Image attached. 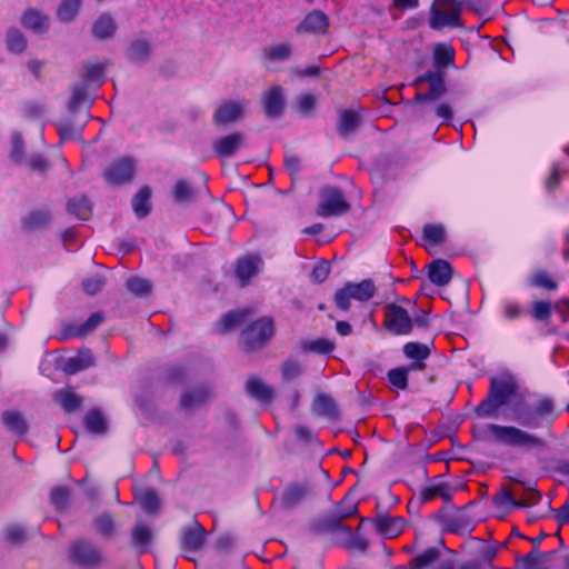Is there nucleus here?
Listing matches in <instances>:
<instances>
[{"label":"nucleus","mask_w":569,"mask_h":569,"mask_svg":"<svg viewBox=\"0 0 569 569\" xmlns=\"http://www.w3.org/2000/svg\"><path fill=\"white\" fill-rule=\"evenodd\" d=\"M517 385L510 376L492 378L490 381V390L487 399H485L476 409L480 417L495 416L498 409L506 406L517 392Z\"/></svg>","instance_id":"nucleus-1"},{"label":"nucleus","mask_w":569,"mask_h":569,"mask_svg":"<svg viewBox=\"0 0 569 569\" xmlns=\"http://www.w3.org/2000/svg\"><path fill=\"white\" fill-rule=\"evenodd\" d=\"M488 430L497 441L507 446L519 447L526 450L543 449L546 447V441L542 438L517 427L491 423L488 426Z\"/></svg>","instance_id":"nucleus-2"},{"label":"nucleus","mask_w":569,"mask_h":569,"mask_svg":"<svg viewBox=\"0 0 569 569\" xmlns=\"http://www.w3.org/2000/svg\"><path fill=\"white\" fill-rule=\"evenodd\" d=\"M274 335L273 320L262 317L250 323L240 336V341L247 351L264 347Z\"/></svg>","instance_id":"nucleus-3"},{"label":"nucleus","mask_w":569,"mask_h":569,"mask_svg":"<svg viewBox=\"0 0 569 569\" xmlns=\"http://www.w3.org/2000/svg\"><path fill=\"white\" fill-rule=\"evenodd\" d=\"M461 9L460 0H436L431 7L430 27L436 30L445 27H461Z\"/></svg>","instance_id":"nucleus-4"},{"label":"nucleus","mask_w":569,"mask_h":569,"mask_svg":"<svg viewBox=\"0 0 569 569\" xmlns=\"http://www.w3.org/2000/svg\"><path fill=\"white\" fill-rule=\"evenodd\" d=\"M555 410L553 400L546 397L540 399L532 410L519 411L517 413V420L520 425L533 429L542 427L543 421H546L548 426H551L557 418Z\"/></svg>","instance_id":"nucleus-5"},{"label":"nucleus","mask_w":569,"mask_h":569,"mask_svg":"<svg viewBox=\"0 0 569 569\" xmlns=\"http://www.w3.org/2000/svg\"><path fill=\"white\" fill-rule=\"evenodd\" d=\"M376 286L372 280L365 279L359 283L348 282L335 293L336 306L346 311L350 308V300L368 301L376 293Z\"/></svg>","instance_id":"nucleus-6"},{"label":"nucleus","mask_w":569,"mask_h":569,"mask_svg":"<svg viewBox=\"0 0 569 569\" xmlns=\"http://www.w3.org/2000/svg\"><path fill=\"white\" fill-rule=\"evenodd\" d=\"M422 83L428 84V90L425 93L417 92L413 99L415 102L426 103L437 101L447 92L445 72L441 70L428 71L413 81V86H420Z\"/></svg>","instance_id":"nucleus-7"},{"label":"nucleus","mask_w":569,"mask_h":569,"mask_svg":"<svg viewBox=\"0 0 569 569\" xmlns=\"http://www.w3.org/2000/svg\"><path fill=\"white\" fill-rule=\"evenodd\" d=\"M387 331L395 336H406L412 331V319L409 312L397 303H387L383 308Z\"/></svg>","instance_id":"nucleus-8"},{"label":"nucleus","mask_w":569,"mask_h":569,"mask_svg":"<svg viewBox=\"0 0 569 569\" xmlns=\"http://www.w3.org/2000/svg\"><path fill=\"white\" fill-rule=\"evenodd\" d=\"M350 204L341 190L335 187H326L321 191V200L318 206V214L321 217L340 216L348 212Z\"/></svg>","instance_id":"nucleus-9"},{"label":"nucleus","mask_w":569,"mask_h":569,"mask_svg":"<svg viewBox=\"0 0 569 569\" xmlns=\"http://www.w3.org/2000/svg\"><path fill=\"white\" fill-rule=\"evenodd\" d=\"M136 173V164L131 158H119L110 163L103 173L107 183L121 186L132 181Z\"/></svg>","instance_id":"nucleus-10"},{"label":"nucleus","mask_w":569,"mask_h":569,"mask_svg":"<svg viewBox=\"0 0 569 569\" xmlns=\"http://www.w3.org/2000/svg\"><path fill=\"white\" fill-rule=\"evenodd\" d=\"M70 557L72 561L83 567H96L103 562L101 550L86 540H78L71 545Z\"/></svg>","instance_id":"nucleus-11"},{"label":"nucleus","mask_w":569,"mask_h":569,"mask_svg":"<svg viewBox=\"0 0 569 569\" xmlns=\"http://www.w3.org/2000/svg\"><path fill=\"white\" fill-rule=\"evenodd\" d=\"M246 140V134L237 131L217 139L212 148L220 158H229L244 147Z\"/></svg>","instance_id":"nucleus-12"},{"label":"nucleus","mask_w":569,"mask_h":569,"mask_svg":"<svg viewBox=\"0 0 569 569\" xmlns=\"http://www.w3.org/2000/svg\"><path fill=\"white\" fill-rule=\"evenodd\" d=\"M262 104L268 118L281 116L286 106L283 89L280 86H272L262 93Z\"/></svg>","instance_id":"nucleus-13"},{"label":"nucleus","mask_w":569,"mask_h":569,"mask_svg":"<svg viewBox=\"0 0 569 569\" xmlns=\"http://www.w3.org/2000/svg\"><path fill=\"white\" fill-rule=\"evenodd\" d=\"M243 101H224L222 102L213 113V122L216 124H229L240 120L243 116L246 108Z\"/></svg>","instance_id":"nucleus-14"},{"label":"nucleus","mask_w":569,"mask_h":569,"mask_svg":"<svg viewBox=\"0 0 569 569\" xmlns=\"http://www.w3.org/2000/svg\"><path fill=\"white\" fill-rule=\"evenodd\" d=\"M312 495V487L308 481L293 482L283 490L281 503L284 508L291 509Z\"/></svg>","instance_id":"nucleus-15"},{"label":"nucleus","mask_w":569,"mask_h":569,"mask_svg":"<svg viewBox=\"0 0 569 569\" xmlns=\"http://www.w3.org/2000/svg\"><path fill=\"white\" fill-rule=\"evenodd\" d=\"M211 390L207 386H197L182 393L180 407L186 411H192L200 408L211 398Z\"/></svg>","instance_id":"nucleus-16"},{"label":"nucleus","mask_w":569,"mask_h":569,"mask_svg":"<svg viewBox=\"0 0 569 569\" xmlns=\"http://www.w3.org/2000/svg\"><path fill=\"white\" fill-rule=\"evenodd\" d=\"M362 124L360 112L356 110L339 111L337 131L343 139H349Z\"/></svg>","instance_id":"nucleus-17"},{"label":"nucleus","mask_w":569,"mask_h":569,"mask_svg":"<svg viewBox=\"0 0 569 569\" xmlns=\"http://www.w3.org/2000/svg\"><path fill=\"white\" fill-rule=\"evenodd\" d=\"M246 391L253 399L261 403H270L274 396L272 387L268 386L261 378L251 376L246 382Z\"/></svg>","instance_id":"nucleus-18"},{"label":"nucleus","mask_w":569,"mask_h":569,"mask_svg":"<svg viewBox=\"0 0 569 569\" xmlns=\"http://www.w3.org/2000/svg\"><path fill=\"white\" fill-rule=\"evenodd\" d=\"M403 353L407 358L413 360V362L409 366V369L421 371L426 368L423 360L430 356L431 350L428 345L408 342L403 346Z\"/></svg>","instance_id":"nucleus-19"},{"label":"nucleus","mask_w":569,"mask_h":569,"mask_svg":"<svg viewBox=\"0 0 569 569\" xmlns=\"http://www.w3.org/2000/svg\"><path fill=\"white\" fill-rule=\"evenodd\" d=\"M206 530L197 521L182 532L181 548L184 551H197L204 543Z\"/></svg>","instance_id":"nucleus-20"},{"label":"nucleus","mask_w":569,"mask_h":569,"mask_svg":"<svg viewBox=\"0 0 569 569\" xmlns=\"http://www.w3.org/2000/svg\"><path fill=\"white\" fill-rule=\"evenodd\" d=\"M92 366H94L93 353L89 349H81L76 356L70 357L67 360L64 371L68 375H76L77 372L86 370Z\"/></svg>","instance_id":"nucleus-21"},{"label":"nucleus","mask_w":569,"mask_h":569,"mask_svg":"<svg viewBox=\"0 0 569 569\" xmlns=\"http://www.w3.org/2000/svg\"><path fill=\"white\" fill-rule=\"evenodd\" d=\"M151 56V44L144 38H138L129 44L126 57L134 63H144Z\"/></svg>","instance_id":"nucleus-22"},{"label":"nucleus","mask_w":569,"mask_h":569,"mask_svg":"<svg viewBox=\"0 0 569 569\" xmlns=\"http://www.w3.org/2000/svg\"><path fill=\"white\" fill-rule=\"evenodd\" d=\"M2 423L13 435L23 437L29 429V425L23 415L17 410H7L2 413Z\"/></svg>","instance_id":"nucleus-23"},{"label":"nucleus","mask_w":569,"mask_h":569,"mask_svg":"<svg viewBox=\"0 0 569 569\" xmlns=\"http://www.w3.org/2000/svg\"><path fill=\"white\" fill-rule=\"evenodd\" d=\"M261 259L259 257L248 256L237 262L236 274L240 279L242 287L247 286L249 280L258 273Z\"/></svg>","instance_id":"nucleus-24"},{"label":"nucleus","mask_w":569,"mask_h":569,"mask_svg":"<svg viewBox=\"0 0 569 569\" xmlns=\"http://www.w3.org/2000/svg\"><path fill=\"white\" fill-rule=\"evenodd\" d=\"M428 276L431 282L437 286H446L450 282L452 269L448 261L437 259L429 266Z\"/></svg>","instance_id":"nucleus-25"},{"label":"nucleus","mask_w":569,"mask_h":569,"mask_svg":"<svg viewBox=\"0 0 569 569\" xmlns=\"http://www.w3.org/2000/svg\"><path fill=\"white\" fill-rule=\"evenodd\" d=\"M445 527L447 531L458 535H468L475 528L472 519L463 512L446 517Z\"/></svg>","instance_id":"nucleus-26"},{"label":"nucleus","mask_w":569,"mask_h":569,"mask_svg":"<svg viewBox=\"0 0 569 569\" xmlns=\"http://www.w3.org/2000/svg\"><path fill=\"white\" fill-rule=\"evenodd\" d=\"M67 413L78 411L82 406V398L70 388L58 390L53 397Z\"/></svg>","instance_id":"nucleus-27"},{"label":"nucleus","mask_w":569,"mask_h":569,"mask_svg":"<svg viewBox=\"0 0 569 569\" xmlns=\"http://www.w3.org/2000/svg\"><path fill=\"white\" fill-rule=\"evenodd\" d=\"M328 18L321 11L310 12L298 27V32H326Z\"/></svg>","instance_id":"nucleus-28"},{"label":"nucleus","mask_w":569,"mask_h":569,"mask_svg":"<svg viewBox=\"0 0 569 569\" xmlns=\"http://www.w3.org/2000/svg\"><path fill=\"white\" fill-rule=\"evenodd\" d=\"M377 530L387 538H396L403 530V522L398 517L381 516L376 520Z\"/></svg>","instance_id":"nucleus-29"},{"label":"nucleus","mask_w":569,"mask_h":569,"mask_svg":"<svg viewBox=\"0 0 569 569\" xmlns=\"http://www.w3.org/2000/svg\"><path fill=\"white\" fill-rule=\"evenodd\" d=\"M116 30V21L109 13L101 14L92 24L93 36L101 40L111 38Z\"/></svg>","instance_id":"nucleus-30"},{"label":"nucleus","mask_w":569,"mask_h":569,"mask_svg":"<svg viewBox=\"0 0 569 569\" xmlns=\"http://www.w3.org/2000/svg\"><path fill=\"white\" fill-rule=\"evenodd\" d=\"M151 189L142 187L132 198V209L139 219L146 218L151 210Z\"/></svg>","instance_id":"nucleus-31"},{"label":"nucleus","mask_w":569,"mask_h":569,"mask_svg":"<svg viewBox=\"0 0 569 569\" xmlns=\"http://www.w3.org/2000/svg\"><path fill=\"white\" fill-rule=\"evenodd\" d=\"M51 219V214L47 209H38L29 212L22 219V226L28 231H33L46 227Z\"/></svg>","instance_id":"nucleus-32"},{"label":"nucleus","mask_w":569,"mask_h":569,"mask_svg":"<svg viewBox=\"0 0 569 569\" xmlns=\"http://www.w3.org/2000/svg\"><path fill=\"white\" fill-rule=\"evenodd\" d=\"M86 428L97 435H103L108 429V422L102 412L97 409H90L84 416Z\"/></svg>","instance_id":"nucleus-33"},{"label":"nucleus","mask_w":569,"mask_h":569,"mask_svg":"<svg viewBox=\"0 0 569 569\" xmlns=\"http://www.w3.org/2000/svg\"><path fill=\"white\" fill-rule=\"evenodd\" d=\"M152 533L150 528L142 522H137L132 530L131 539L133 546L138 549L140 553L146 552L148 550V545L150 543Z\"/></svg>","instance_id":"nucleus-34"},{"label":"nucleus","mask_w":569,"mask_h":569,"mask_svg":"<svg viewBox=\"0 0 569 569\" xmlns=\"http://www.w3.org/2000/svg\"><path fill=\"white\" fill-rule=\"evenodd\" d=\"M22 24L34 32H46L49 27V19L39 11L28 10L22 17Z\"/></svg>","instance_id":"nucleus-35"},{"label":"nucleus","mask_w":569,"mask_h":569,"mask_svg":"<svg viewBox=\"0 0 569 569\" xmlns=\"http://www.w3.org/2000/svg\"><path fill=\"white\" fill-rule=\"evenodd\" d=\"M251 311L249 309L238 310V311H230L227 315L222 317V319L217 323L218 331L223 333L227 332L233 328H237L242 323L244 318L250 313Z\"/></svg>","instance_id":"nucleus-36"},{"label":"nucleus","mask_w":569,"mask_h":569,"mask_svg":"<svg viewBox=\"0 0 569 569\" xmlns=\"http://www.w3.org/2000/svg\"><path fill=\"white\" fill-rule=\"evenodd\" d=\"M196 197L197 192L188 181H177L173 188V199L177 203L181 206H188L189 203L194 201Z\"/></svg>","instance_id":"nucleus-37"},{"label":"nucleus","mask_w":569,"mask_h":569,"mask_svg":"<svg viewBox=\"0 0 569 569\" xmlns=\"http://www.w3.org/2000/svg\"><path fill=\"white\" fill-rule=\"evenodd\" d=\"M84 77L83 83L88 86V83H94L97 86H101L104 82L106 76V64L104 63H91L84 62Z\"/></svg>","instance_id":"nucleus-38"},{"label":"nucleus","mask_w":569,"mask_h":569,"mask_svg":"<svg viewBox=\"0 0 569 569\" xmlns=\"http://www.w3.org/2000/svg\"><path fill=\"white\" fill-rule=\"evenodd\" d=\"M440 551L438 548L431 547L420 555L413 557L409 562V569H426L438 560Z\"/></svg>","instance_id":"nucleus-39"},{"label":"nucleus","mask_w":569,"mask_h":569,"mask_svg":"<svg viewBox=\"0 0 569 569\" xmlns=\"http://www.w3.org/2000/svg\"><path fill=\"white\" fill-rule=\"evenodd\" d=\"M313 410L320 415L328 418H337L338 409L333 399L327 395L317 396L313 402Z\"/></svg>","instance_id":"nucleus-40"},{"label":"nucleus","mask_w":569,"mask_h":569,"mask_svg":"<svg viewBox=\"0 0 569 569\" xmlns=\"http://www.w3.org/2000/svg\"><path fill=\"white\" fill-rule=\"evenodd\" d=\"M518 490H511L508 487H503L499 493L493 497V503L497 508H502L509 511L512 508H518V500L516 498Z\"/></svg>","instance_id":"nucleus-41"},{"label":"nucleus","mask_w":569,"mask_h":569,"mask_svg":"<svg viewBox=\"0 0 569 569\" xmlns=\"http://www.w3.org/2000/svg\"><path fill=\"white\" fill-rule=\"evenodd\" d=\"M68 211L81 220H87L91 216V203L83 196L73 198L68 201Z\"/></svg>","instance_id":"nucleus-42"},{"label":"nucleus","mask_w":569,"mask_h":569,"mask_svg":"<svg viewBox=\"0 0 569 569\" xmlns=\"http://www.w3.org/2000/svg\"><path fill=\"white\" fill-rule=\"evenodd\" d=\"M82 0H62L57 10L59 20L63 22L72 21L79 12Z\"/></svg>","instance_id":"nucleus-43"},{"label":"nucleus","mask_w":569,"mask_h":569,"mask_svg":"<svg viewBox=\"0 0 569 569\" xmlns=\"http://www.w3.org/2000/svg\"><path fill=\"white\" fill-rule=\"evenodd\" d=\"M342 521L338 512H332L320 520L319 527L325 531H341L346 536H350V527L343 525Z\"/></svg>","instance_id":"nucleus-44"},{"label":"nucleus","mask_w":569,"mask_h":569,"mask_svg":"<svg viewBox=\"0 0 569 569\" xmlns=\"http://www.w3.org/2000/svg\"><path fill=\"white\" fill-rule=\"evenodd\" d=\"M88 86L83 82L77 83L72 87V93L69 101V110L71 112L78 111L88 101Z\"/></svg>","instance_id":"nucleus-45"},{"label":"nucleus","mask_w":569,"mask_h":569,"mask_svg":"<svg viewBox=\"0 0 569 569\" xmlns=\"http://www.w3.org/2000/svg\"><path fill=\"white\" fill-rule=\"evenodd\" d=\"M520 483L523 488L522 490H518V495L516 497H519L518 500V508L520 507H531L539 502L541 496L538 490H536L532 487L525 486L523 482L517 481Z\"/></svg>","instance_id":"nucleus-46"},{"label":"nucleus","mask_w":569,"mask_h":569,"mask_svg":"<svg viewBox=\"0 0 569 569\" xmlns=\"http://www.w3.org/2000/svg\"><path fill=\"white\" fill-rule=\"evenodd\" d=\"M7 47L10 52L21 53L27 48V40L22 32L16 28H11L7 32Z\"/></svg>","instance_id":"nucleus-47"},{"label":"nucleus","mask_w":569,"mask_h":569,"mask_svg":"<svg viewBox=\"0 0 569 569\" xmlns=\"http://www.w3.org/2000/svg\"><path fill=\"white\" fill-rule=\"evenodd\" d=\"M292 48L289 43L270 46L263 50L264 57L270 61H284L291 56Z\"/></svg>","instance_id":"nucleus-48"},{"label":"nucleus","mask_w":569,"mask_h":569,"mask_svg":"<svg viewBox=\"0 0 569 569\" xmlns=\"http://www.w3.org/2000/svg\"><path fill=\"white\" fill-rule=\"evenodd\" d=\"M103 319L104 317L102 312H94L89 317V319L84 323H82L80 327H78L74 331L70 332L69 335L84 337L90 332L94 331L102 323Z\"/></svg>","instance_id":"nucleus-49"},{"label":"nucleus","mask_w":569,"mask_h":569,"mask_svg":"<svg viewBox=\"0 0 569 569\" xmlns=\"http://www.w3.org/2000/svg\"><path fill=\"white\" fill-rule=\"evenodd\" d=\"M433 57L438 67H448L453 63L455 51L451 47L440 43L436 46Z\"/></svg>","instance_id":"nucleus-50"},{"label":"nucleus","mask_w":569,"mask_h":569,"mask_svg":"<svg viewBox=\"0 0 569 569\" xmlns=\"http://www.w3.org/2000/svg\"><path fill=\"white\" fill-rule=\"evenodd\" d=\"M71 490L68 487H56L51 490L50 501L57 509H64L70 501Z\"/></svg>","instance_id":"nucleus-51"},{"label":"nucleus","mask_w":569,"mask_h":569,"mask_svg":"<svg viewBox=\"0 0 569 569\" xmlns=\"http://www.w3.org/2000/svg\"><path fill=\"white\" fill-rule=\"evenodd\" d=\"M127 289L136 296L142 297L147 296L151 291V283L147 279H142L139 277H132L126 282Z\"/></svg>","instance_id":"nucleus-52"},{"label":"nucleus","mask_w":569,"mask_h":569,"mask_svg":"<svg viewBox=\"0 0 569 569\" xmlns=\"http://www.w3.org/2000/svg\"><path fill=\"white\" fill-rule=\"evenodd\" d=\"M96 530L104 537H111L114 531V521L110 513H102L98 516L94 521Z\"/></svg>","instance_id":"nucleus-53"},{"label":"nucleus","mask_w":569,"mask_h":569,"mask_svg":"<svg viewBox=\"0 0 569 569\" xmlns=\"http://www.w3.org/2000/svg\"><path fill=\"white\" fill-rule=\"evenodd\" d=\"M421 497L423 501L432 500L436 497H441L447 502L451 500V495L449 493L447 486L443 483L423 488Z\"/></svg>","instance_id":"nucleus-54"},{"label":"nucleus","mask_w":569,"mask_h":569,"mask_svg":"<svg viewBox=\"0 0 569 569\" xmlns=\"http://www.w3.org/2000/svg\"><path fill=\"white\" fill-rule=\"evenodd\" d=\"M138 501L148 513L156 512L160 507V500L156 491L147 490L138 497Z\"/></svg>","instance_id":"nucleus-55"},{"label":"nucleus","mask_w":569,"mask_h":569,"mask_svg":"<svg viewBox=\"0 0 569 569\" xmlns=\"http://www.w3.org/2000/svg\"><path fill=\"white\" fill-rule=\"evenodd\" d=\"M408 368H395L388 372V379L395 387L405 390L408 387Z\"/></svg>","instance_id":"nucleus-56"},{"label":"nucleus","mask_w":569,"mask_h":569,"mask_svg":"<svg viewBox=\"0 0 569 569\" xmlns=\"http://www.w3.org/2000/svg\"><path fill=\"white\" fill-rule=\"evenodd\" d=\"M530 284L547 290H556L557 282L546 271H537L530 279Z\"/></svg>","instance_id":"nucleus-57"},{"label":"nucleus","mask_w":569,"mask_h":569,"mask_svg":"<svg viewBox=\"0 0 569 569\" xmlns=\"http://www.w3.org/2000/svg\"><path fill=\"white\" fill-rule=\"evenodd\" d=\"M423 238L431 243L440 244L445 241V228L441 224H426Z\"/></svg>","instance_id":"nucleus-58"},{"label":"nucleus","mask_w":569,"mask_h":569,"mask_svg":"<svg viewBox=\"0 0 569 569\" xmlns=\"http://www.w3.org/2000/svg\"><path fill=\"white\" fill-rule=\"evenodd\" d=\"M302 366L296 360H287L281 366V373L284 380H293L302 373Z\"/></svg>","instance_id":"nucleus-59"},{"label":"nucleus","mask_w":569,"mask_h":569,"mask_svg":"<svg viewBox=\"0 0 569 569\" xmlns=\"http://www.w3.org/2000/svg\"><path fill=\"white\" fill-rule=\"evenodd\" d=\"M104 284H106V281H104L103 277L96 276V277L86 279L82 282V288L88 295L93 296V295H97L99 291H101V289L103 288Z\"/></svg>","instance_id":"nucleus-60"},{"label":"nucleus","mask_w":569,"mask_h":569,"mask_svg":"<svg viewBox=\"0 0 569 569\" xmlns=\"http://www.w3.org/2000/svg\"><path fill=\"white\" fill-rule=\"evenodd\" d=\"M316 107V98L312 94H302L297 99V109L303 116H309Z\"/></svg>","instance_id":"nucleus-61"},{"label":"nucleus","mask_w":569,"mask_h":569,"mask_svg":"<svg viewBox=\"0 0 569 569\" xmlns=\"http://www.w3.org/2000/svg\"><path fill=\"white\" fill-rule=\"evenodd\" d=\"M329 273L330 264L328 261L322 260L315 266L310 277L312 281L321 283L328 278Z\"/></svg>","instance_id":"nucleus-62"},{"label":"nucleus","mask_w":569,"mask_h":569,"mask_svg":"<svg viewBox=\"0 0 569 569\" xmlns=\"http://www.w3.org/2000/svg\"><path fill=\"white\" fill-rule=\"evenodd\" d=\"M11 144H12L11 158L14 162L21 164L24 160V156H23V141L19 133H14L12 136Z\"/></svg>","instance_id":"nucleus-63"},{"label":"nucleus","mask_w":569,"mask_h":569,"mask_svg":"<svg viewBox=\"0 0 569 569\" xmlns=\"http://www.w3.org/2000/svg\"><path fill=\"white\" fill-rule=\"evenodd\" d=\"M551 313V305L548 301H536L533 303L532 316L536 320H546Z\"/></svg>","instance_id":"nucleus-64"}]
</instances>
